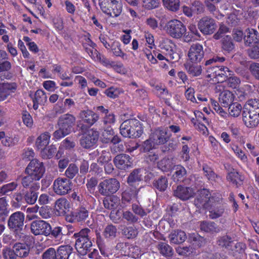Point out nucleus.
<instances>
[{"mask_svg": "<svg viewBox=\"0 0 259 259\" xmlns=\"http://www.w3.org/2000/svg\"><path fill=\"white\" fill-rule=\"evenodd\" d=\"M120 188L119 181L115 178L106 179L98 186L99 193L104 196H108L116 193Z\"/></svg>", "mask_w": 259, "mask_h": 259, "instance_id": "nucleus-6", "label": "nucleus"}, {"mask_svg": "<svg viewBox=\"0 0 259 259\" xmlns=\"http://www.w3.org/2000/svg\"><path fill=\"white\" fill-rule=\"evenodd\" d=\"M114 163L120 169H126L132 167L133 164L131 157L124 154L117 155L114 159Z\"/></svg>", "mask_w": 259, "mask_h": 259, "instance_id": "nucleus-17", "label": "nucleus"}, {"mask_svg": "<svg viewBox=\"0 0 259 259\" xmlns=\"http://www.w3.org/2000/svg\"><path fill=\"white\" fill-rule=\"evenodd\" d=\"M232 149L236 156L242 161L245 162L247 161V156L245 155L244 151L237 145H233L232 147Z\"/></svg>", "mask_w": 259, "mask_h": 259, "instance_id": "nucleus-55", "label": "nucleus"}, {"mask_svg": "<svg viewBox=\"0 0 259 259\" xmlns=\"http://www.w3.org/2000/svg\"><path fill=\"white\" fill-rule=\"evenodd\" d=\"M234 238L228 235H225L219 239L218 244L222 247L233 250L234 249L232 248V245L234 244Z\"/></svg>", "mask_w": 259, "mask_h": 259, "instance_id": "nucleus-35", "label": "nucleus"}, {"mask_svg": "<svg viewBox=\"0 0 259 259\" xmlns=\"http://www.w3.org/2000/svg\"><path fill=\"white\" fill-rule=\"evenodd\" d=\"M24 214L21 211H16L12 214L9 218L8 226L10 229L15 230H21L24 225Z\"/></svg>", "mask_w": 259, "mask_h": 259, "instance_id": "nucleus-16", "label": "nucleus"}, {"mask_svg": "<svg viewBox=\"0 0 259 259\" xmlns=\"http://www.w3.org/2000/svg\"><path fill=\"white\" fill-rule=\"evenodd\" d=\"M31 232L35 235H43L48 236L51 232V225L42 220L33 221L30 226Z\"/></svg>", "mask_w": 259, "mask_h": 259, "instance_id": "nucleus-10", "label": "nucleus"}, {"mask_svg": "<svg viewBox=\"0 0 259 259\" xmlns=\"http://www.w3.org/2000/svg\"><path fill=\"white\" fill-rule=\"evenodd\" d=\"M226 178L237 187L241 185L244 179V176L234 169L228 173Z\"/></svg>", "mask_w": 259, "mask_h": 259, "instance_id": "nucleus-25", "label": "nucleus"}, {"mask_svg": "<svg viewBox=\"0 0 259 259\" xmlns=\"http://www.w3.org/2000/svg\"><path fill=\"white\" fill-rule=\"evenodd\" d=\"M168 185L167 180L165 177H161L153 182L154 186L160 191H164Z\"/></svg>", "mask_w": 259, "mask_h": 259, "instance_id": "nucleus-49", "label": "nucleus"}, {"mask_svg": "<svg viewBox=\"0 0 259 259\" xmlns=\"http://www.w3.org/2000/svg\"><path fill=\"white\" fill-rule=\"evenodd\" d=\"M91 231L88 228L81 229L79 232L74 233L73 237L75 239V248L83 254L87 253L92 246L91 239Z\"/></svg>", "mask_w": 259, "mask_h": 259, "instance_id": "nucleus-1", "label": "nucleus"}, {"mask_svg": "<svg viewBox=\"0 0 259 259\" xmlns=\"http://www.w3.org/2000/svg\"><path fill=\"white\" fill-rule=\"evenodd\" d=\"M117 229L116 227L112 225H107L104 229L103 232L104 237L107 239H112L116 237Z\"/></svg>", "mask_w": 259, "mask_h": 259, "instance_id": "nucleus-43", "label": "nucleus"}, {"mask_svg": "<svg viewBox=\"0 0 259 259\" xmlns=\"http://www.w3.org/2000/svg\"><path fill=\"white\" fill-rule=\"evenodd\" d=\"M120 46L119 42L114 41L110 47L114 55L123 58L125 56V54L121 51Z\"/></svg>", "mask_w": 259, "mask_h": 259, "instance_id": "nucleus-57", "label": "nucleus"}, {"mask_svg": "<svg viewBox=\"0 0 259 259\" xmlns=\"http://www.w3.org/2000/svg\"><path fill=\"white\" fill-rule=\"evenodd\" d=\"M243 110L259 115V100H249L244 105Z\"/></svg>", "mask_w": 259, "mask_h": 259, "instance_id": "nucleus-33", "label": "nucleus"}, {"mask_svg": "<svg viewBox=\"0 0 259 259\" xmlns=\"http://www.w3.org/2000/svg\"><path fill=\"white\" fill-rule=\"evenodd\" d=\"M222 48L223 50L229 53L234 49V45L230 36L226 35L222 40Z\"/></svg>", "mask_w": 259, "mask_h": 259, "instance_id": "nucleus-45", "label": "nucleus"}, {"mask_svg": "<svg viewBox=\"0 0 259 259\" xmlns=\"http://www.w3.org/2000/svg\"><path fill=\"white\" fill-rule=\"evenodd\" d=\"M36 190L30 189L29 191L27 192L24 196L25 201L29 204H34L37 198V194L35 192Z\"/></svg>", "mask_w": 259, "mask_h": 259, "instance_id": "nucleus-50", "label": "nucleus"}, {"mask_svg": "<svg viewBox=\"0 0 259 259\" xmlns=\"http://www.w3.org/2000/svg\"><path fill=\"white\" fill-rule=\"evenodd\" d=\"M38 180H34L32 176L27 175L22 179V184L24 187H30V189L37 190L39 188V184L37 182Z\"/></svg>", "mask_w": 259, "mask_h": 259, "instance_id": "nucleus-29", "label": "nucleus"}, {"mask_svg": "<svg viewBox=\"0 0 259 259\" xmlns=\"http://www.w3.org/2000/svg\"><path fill=\"white\" fill-rule=\"evenodd\" d=\"M40 150H41L40 154L42 157L45 159L51 158L57 151L56 147L52 145L45 147Z\"/></svg>", "mask_w": 259, "mask_h": 259, "instance_id": "nucleus-44", "label": "nucleus"}, {"mask_svg": "<svg viewBox=\"0 0 259 259\" xmlns=\"http://www.w3.org/2000/svg\"><path fill=\"white\" fill-rule=\"evenodd\" d=\"M243 121L246 126L253 127L259 123V115L243 110Z\"/></svg>", "mask_w": 259, "mask_h": 259, "instance_id": "nucleus-18", "label": "nucleus"}, {"mask_svg": "<svg viewBox=\"0 0 259 259\" xmlns=\"http://www.w3.org/2000/svg\"><path fill=\"white\" fill-rule=\"evenodd\" d=\"M150 140L156 146L163 145L169 139L170 136L167 134L166 128L159 127L153 131L150 135Z\"/></svg>", "mask_w": 259, "mask_h": 259, "instance_id": "nucleus-13", "label": "nucleus"}, {"mask_svg": "<svg viewBox=\"0 0 259 259\" xmlns=\"http://www.w3.org/2000/svg\"><path fill=\"white\" fill-rule=\"evenodd\" d=\"M244 40L245 45L249 46L252 43L259 42V33L257 31L253 28H248L245 30Z\"/></svg>", "mask_w": 259, "mask_h": 259, "instance_id": "nucleus-21", "label": "nucleus"}, {"mask_svg": "<svg viewBox=\"0 0 259 259\" xmlns=\"http://www.w3.org/2000/svg\"><path fill=\"white\" fill-rule=\"evenodd\" d=\"M165 8L172 12H177L180 6V0H162Z\"/></svg>", "mask_w": 259, "mask_h": 259, "instance_id": "nucleus-38", "label": "nucleus"}, {"mask_svg": "<svg viewBox=\"0 0 259 259\" xmlns=\"http://www.w3.org/2000/svg\"><path fill=\"white\" fill-rule=\"evenodd\" d=\"M212 202L210 204V207L207 208L209 210V217L211 219H215L222 216L224 213L225 208L222 202L221 195L217 194V196Z\"/></svg>", "mask_w": 259, "mask_h": 259, "instance_id": "nucleus-11", "label": "nucleus"}, {"mask_svg": "<svg viewBox=\"0 0 259 259\" xmlns=\"http://www.w3.org/2000/svg\"><path fill=\"white\" fill-rule=\"evenodd\" d=\"M247 54L252 59H259V43L248 49Z\"/></svg>", "mask_w": 259, "mask_h": 259, "instance_id": "nucleus-60", "label": "nucleus"}, {"mask_svg": "<svg viewBox=\"0 0 259 259\" xmlns=\"http://www.w3.org/2000/svg\"><path fill=\"white\" fill-rule=\"evenodd\" d=\"M133 120H126L120 125V131L121 134L124 137L130 138V129L133 124Z\"/></svg>", "mask_w": 259, "mask_h": 259, "instance_id": "nucleus-47", "label": "nucleus"}, {"mask_svg": "<svg viewBox=\"0 0 259 259\" xmlns=\"http://www.w3.org/2000/svg\"><path fill=\"white\" fill-rule=\"evenodd\" d=\"M170 44H172V41L168 39H165L162 40L160 44L161 49L168 51V55L171 60L177 59L178 55L176 53H174L171 49Z\"/></svg>", "mask_w": 259, "mask_h": 259, "instance_id": "nucleus-39", "label": "nucleus"}, {"mask_svg": "<svg viewBox=\"0 0 259 259\" xmlns=\"http://www.w3.org/2000/svg\"><path fill=\"white\" fill-rule=\"evenodd\" d=\"M133 120V124L131 125L130 129V137L132 138H136L139 137L143 133V130L140 126L139 121L136 120Z\"/></svg>", "mask_w": 259, "mask_h": 259, "instance_id": "nucleus-37", "label": "nucleus"}, {"mask_svg": "<svg viewBox=\"0 0 259 259\" xmlns=\"http://www.w3.org/2000/svg\"><path fill=\"white\" fill-rule=\"evenodd\" d=\"M114 135V132L110 126L107 127L102 132V136L103 137V142L104 143H108L110 142V139Z\"/></svg>", "mask_w": 259, "mask_h": 259, "instance_id": "nucleus-62", "label": "nucleus"}, {"mask_svg": "<svg viewBox=\"0 0 259 259\" xmlns=\"http://www.w3.org/2000/svg\"><path fill=\"white\" fill-rule=\"evenodd\" d=\"M202 169L204 176L210 182H217V180L219 178V176L213 171L211 167L207 165H204Z\"/></svg>", "mask_w": 259, "mask_h": 259, "instance_id": "nucleus-41", "label": "nucleus"}, {"mask_svg": "<svg viewBox=\"0 0 259 259\" xmlns=\"http://www.w3.org/2000/svg\"><path fill=\"white\" fill-rule=\"evenodd\" d=\"M156 146L149 137V139L144 141L141 146V150L144 152H149L150 150L155 148Z\"/></svg>", "mask_w": 259, "mask_h": 259, "instance_id": "nucleus-59", "label": "nucleus"}, {"mask_svg": "<svg viewBox=\"0 0 259 259\" xmlns=\"http://www.w3.org/2000/svg\"><path fill=\"white\" fill-rule=\"evenodd\" d=\"M103 204L106 208L115 209L120 204V199L117 196L113 195L105 198L103 200Z\"/></svg>", "mask_w": 259, "mask_h": 259, "instance_id": "nucleus-30", "label": "nucleus"}, {"mask_svg": "<svg viewBox=\"0 0 259 259\" xmlns=\"http://www.w3.org/2000/svg\"><path fill=\"white\" fill-rule=\"evenodd\" d=\"M198 27L203 34L210 35L214 32L217 26L214 19L204 17L199 20Z\"/></svg>", "mask_w": 259, "mask_h": 259, "instance_id": "nucleus-12", "label": "nucleus"}, {"mask_svg": "<svg viewBox=\"0 0 259 259\" xmlns=\"http://www.w3.org/2000/svg\"><path fill=\"white\" fill-rule=\"evenodd\" d=\"M78 172V167L73 163L70 164L65 172V176L69 179H73Z\"/></svg>", "mask_w": 259, "mask_h": 259, "instance_id": "nucleus-53", "label": "nucleus"}, {"mask_svg": "<svg viewBox=\"0 0 259 259\" xmlns=\"http://www.w3.org/2000/svg\"><path fill=\"white\" fill-rule=\"evenodd\" d=\"M75 121L76 118L73 115L65 114L59 118L58 125L69 134L73 131Z\"/></svg>", "mask_w": 259, "mask_h": 259, "instance_id": "nucleus-15", "label": "nucleus"}, {"mask_svg": "<svg viewBox=\"0 0 259 259\" xmlns=\"http://www.w3.org/2000/svg\"><path fill=\"white\" fill-rule=\"evenodd\" d=\"M184 66L188 73L193 76H197L201 74L202 68L200 65L187 62Z\"/></svg>", "mask_w": 259, "mask_h": 259, "instance_id": "nucleus-34", "label": "nucleus"}, {"mask_svg": "<svg viewBox=\"0 0 259 259\" xmlns=\"http://www.w3.org/2000/svg\"><path fill=\"white\" fill-rule=\"evenodd\" d=\"M17 89L15 83H0V101L6 99Z\"/></svg>", "mask_w": 259, "mask_h": 259, "instance_id": "nucleus-19", "label": "nucleus"}, {"mask_svg": "<svg viewBox=\"0 0 259 259\" xmlns=\"http://www.w3.org/2000/svg\"><path fill=\"white\" fill-rule=\"evenodd\" d=\"M242 109V107L240 104L238 103H233L229 105V113L231 116L238 117L240 115Z\"/></svg>", "mask_w": 259, "mask_h": 259, "instance_id": "nucleus-48", "label": "nucleus"}, {"mask_svg": "<svg viewBox=\"0 0 259 259\" xmlns=\"http://www.w3.org/2000/svg\"><path fill=\"white\" fill-rule=\"evenodd\" d=\"M42 259H57V252L54 248L50 247L42 255Z\"/></svg>", "mask_w": 259, "mask_h": 259, "instance_id": "nucleus-63", "label": "nucleus"}, {"mask_svg": "<svg viewBox=\"0 0 259 259\" xmlns=\"http://www.w3.org/2000/svg\"><path fill=\"white\" fill-rule=\"evenodd\" d=\"M166 33L175 38H180L186 32V28L180 20L172 19L167 22L165 26Z\"/></svg>", "mask_w": 259, "mask_h": 259, "instance_id": "nucleus-4", "label": "nucleus"}, {"mask_svg": "<svg viewBox=\"0 0 259 259\" xmlns=\"http://www.w3.org/2000/svg\"><path fill=\"white\" fill-rule=\"evenodd\" d=\"M34 109L36 110L38 108V105H44L47 101V96L45 92L41 90H37L32 97Z\"/></svg>", "mask_w": 259, "mask_h": 259, "instance_id": "nucleus-26", "label": "nucleus"}, {"mask_svg": "<svg viewBox=\"0 0 259 259\" xmlns=\"http://www.w3.org/2000/svg\"><path fill=\"white\" fill-rule=\"evenodd\" d=\"M227 79L228 86L233 89L237 88L240 83V79L236 76H233L232 73L231 75H229Z\"/></svg>", "mask_w": 259, "mask_h": 259, "instance_id": "nucleus-61", "label": "nucleus"}, {"mask_svg": "<svg viewBox=\"0 0 259 259\" xmlns=\"http://www.w3.org/2000/svg\"><path fill=\"white\" fill-rule=\"evenodd\" d=\"M158 248L160 252L165 256L171 257L173 254L172 248L165 243H160L158 244Z\"/></svg>", "mask_w": 259, "mask_h": 259, "instance_id": "nucleus-46", "label": "nucleus"}, {"mask_svg": "<svg viewBox=\"0 0 259 259\" xmlns=\"http://www.w3.org/2000/svg\"><path fill=\"white\" fill-rule=\"evenodd\" d=\"M170 242L172 244H180L184 242L187 236L185 232L180 230L172 231L168 236Z\"/></svg>", "mask_w": 259, "mask_h": 259, "instance_id": "nucleus-24", "label": "nucleus"}, {"mask_svg": "<svg viewBox=\"0 0 259 259\" xmlns=\"http://www.w3.org/2000/svg\"><path fill=\"white\" fill-rule=\"evenodd\" d=\"M2 255L3 259H17L14 249L5 247L3 249Z\"/></svg>", "mask_w": 259, "mask_h": 259, "instance_id": "nucleus-56", "label": "nucleus"}, {"mask_svg": "<svg viewBox=\"0 0 259 259\" xmlns=\"http://www.w3.org/2000/svg\"><path fill=\"white\" fill-rule=\"evenodd\" d=\"M57 252V259H68L71 253V248L70 246H60Z\"/></svg>", "mask_w": 259, "mask_h": 259, "instance_id": "nucleus-40", "label": "nucleus"}, {"mask_svg": "<svg viewBox=\"0 0 259 259\" xmlns=\"http://www.w3.org/2000/svg\"><path fill=\"white\" fill-rule=\"evenodd\" d=\"M123 212V211L121 209H113L110 214V218L113 222L118 223L122 217Z\"/></svg>", "mask_w": 259, "mask_h": 259, "instance_id": "nucleus-64", "label": "nucleus"}, {"mask_svg": "<svg viewBox=\"0 0 259 259\" xmlns=\"http://www.w3.org/2000/svg\"><path fill=\"white\" fill-rule=\"evenodd\" d=\"M217 196V194H214L211 197L207 189H202L198 191V195L194 200V204L198 208L207 209L210 207L211 203Z\"/></svg>", "mask_w": 259, "mask_h": 259, "instance_id": "nucleus-7", "label": "nucleus"}, {"mask_svg": "<svg viewBox=\"0 0 259 259\" xmlns=\"http://www.w3.org/2000/svg\"><path fill=\"white\" fill-rule=\"evenodd\" d=\"M79 117L90 125H93L99 119L98 114L90 110L81 111L79 113Z\"/></svg>", "mask_w": 259, "mask_h": 259, "instance_id": "nucleus-22", "label": "nucleus"}, {"mask_svg": "<svg viewBox=\"0 0 259 259\" xmlns=\"http://www.w3.org/2000/svg\"><path fill=\"white\" fill-rule=\"evenodd\" d=\"M206 76L214 82H223L231 75L228 68L224 66H213L207 69Z\"/></svg>", "mask_w": 259, "mask_h": 259, "instance_id": "nucleus-3", "label": "nucleus"}, {"mask_svg": "<svg viewBox=\"0 0 259 259\" xmlns=\"http://www.w3.org/2000/svg\"><path fill=\"white\" fill-rule=\"evenodd\" d=\"M194 194L192 188L184 187L181 186H178L174 191V195L183 200H186L193 197Z\"/></svg>", "mask_w": 259, "mask_h": 259, "instance_id": "nucleus-20", "label": "nucleus"}, {"mask_svg": "<svg viewBox=\"0 0 259 259\" xmlns=\"http://www.w3.org/2000/svg\"><path fill=\"white\" fill-rule=\"evenodd\" d=\"M122 234L128 239L135 238L138 232L137 229L134 226L124 227L122 229Z\"/></svg>", "mask_w": 259, "mask_h": 259, "instance_id": "nucleus-51", "label": "nucleus"}, {"mask_svg": "<svg viewBox=\"0 0 259 259\" xmlns=\"http://www.w3.org/2000/svg\"><path fill=\"white\" fill-rule=\"evenodd\" d=\"M74 217L77 221H83L89 217V211L84 207H80L75 212Z\"/></svg>", "mask_w": 259, "mask_h": 259, "instance_id": "nucleus-52", "label": "nucleus"}, {"mask_svg": "<svg viewBox=\"0 0 259 259\" xmlns=\"http://www.w3.org/2000/svg\"><path fill=\"white\" fill-rule=\"evenodd\" d=\"M69 202L64 198H60L55 202V209L58 215H64L69 211Z\"/></svg>", "mask_w": 259, "mask_h": 259, "instance_id": "nucleus-23", "label": "nucleus"}, {"mask_svg": "<svg viewBox=\"0 0 259 259\" xmlns=\"http://www.w3.org/2000/svg\"><path fill=\"white\" fill-rule=\"evenodd\" d=\"M99 137V133L97 130L88 129L82 134L79 140L80 145L84 149H91L97 143Z\"/></svg>", "mask_w": 259, "mask_h": 259, "instance_id": "nucleus-5", "label": "nucleus"}, {"mask_svg": "<svg viewBox=\"0 0 259 259\" xmlns=\"http://www.w3.org/2000/svg\"><path fill=\"white\" fill-rule=\"evenodd\" d=\"M142 180V175L140 169H134L129 175L127 182L130 185L134 183L141 181Z\"/></svg>", "mask_w": 259, "mask_h": 259, "instance_id": "nucleus-42", "label": "nucleus"}, {"mask_svg": "<svg viewBox=\"0 0 259 259\" xmlns=\"http://www.w3.org/2000/svg\"><path fill=\"white\" fill-rule=\"evenodd\" d=\"M2 142L3 145L7 147H11L15 145L19 142V138L17 136L9 137L5 136Z\"/></svg>", "mask_w": 259, "mask_h": 259, "instance_id": "nucleus-54", "label": "nucleus"}, {"mask_svg": "<svg viewBox=\"0 0 259 259\" xmlns=\"http://www.w3.org/2000/svg\"><path fill=\"white\" fill-rule=\"evenodd\" d=\"M234 98V96L230 91L228 90L223 91L220 94L219 101L223 106L227 107L232 104Z\"/></svg>", "mask_w": 259, "mask_h": 259, "instance_id": "nucleus-28", "label": "nucleus"}, {"mask_svg": "<svg viewBox=\"0 0 259 259\" xmlns=\"http://www.w3.org/2000/svg\"><path fill=\"white\" fill-rule=\"evenodd\" d=\"M72 182L66 178H58L53 183V189L58 195H64L71 190Z\"/></svg>", "mask_w": 259, "mask_h": 259, "instance_id": "nucleus-9", "label": "nucleus"}, {"mask_svg": "<svg viewBox=\"0 0 259 259\" xmlns=\"http://www.w3.org/2000/svg\"><path fill=\"white\" fill-rule=\"evenodd\" d=\"M50 138V134L48 132H45L40 135L36 139L35 142L36 148L40 150L46 147L49 144Z\"/></svg>", "mask_w": 259, "mask_h": 259, "instance_id": "nucleus-31", "label": "nucleus"}, {"mask_svg": "<svg viewBox=\"0 0 259 259\" xmlns=\"http://www.w3.org/2000/svg\"><path fill=\"white\" fill-rule=\"evenodd\" d=\"M99 5L103 13L111 17H117L122 12L121 0H98Z\"/></svg>", "mask_w": 259, "mask_h": 259, "instance_id": "nucleus-2", "label": "nucleus"}, {"mask_svg": "<svg viewBox=\"0 0 259 259\" xmlns=\"http://www.w3.org/2000/svg\"><path fill=\"white\" fill-rule=\"evenodd\" d=\"M16 257H25L28 256L30 251L29 247L25 243H17L13 246Z\"/></svg>", "mask_w": 259, "mask_h": 259, "instance_id": "nucleus-27", "label": "nucleus"}, {"mask_svg": "<svg viewBox=\"0 0 259 259\" xmlns=\"http://www.w3.org/2000/svg\"><path fill=\"white\" fill-rule=\"evenodd\" d=\"M45 168L42 162L37 159H32L25 169V173L38 181L42 177Z\"/></svg>", "mask_w": 259, "mask_h": 259, "instance_id": "nucleus-8", "label": "nucleus"}, {"mask_svg": "<svg viewBox=\"0 0 259 259\" xmlns=\"http://www.w3.org/2000/svg\"><path fill=\"white\" fill-rule=\"evenodd\" d=\"M204 52L202 45L196 43L190 47L188 53L189 59L192 63H197L204 57Z\"/></svg>", "mask_w": 259, "mask_h": 259, "instance_id": "nucleus-14", "label": "nucleus"}, {"mask_svg": "<svg viewBox=\"0 0 259 259\" xmlns=\"http://www.w3.org/2000/svg\"><path fill=\"white\" fill-rule=\"evenodd\" d=\"M200 228L202 231L208 233H217L220 231L217 225L213 222H201Z\"/></svg>", "mask_w": 259, "mask_h": 259, "instance_id": "nucleus-32", "label": "nucleus"}, {"mask_svg": "<svg viewBox=\"0 0 259 259\" xmlns=\"http://www.w3.org/2000/svg\"><path fill=\"white\" fill-rule=\"evenodd\" d=\"M229 31V28L223 23L220 24L218 31L213 35L214 39L218 40L220 39L224 34Z\"/></svg>", "mask_w": 259, "mask_h": 259, "instance_id": "nucleus-58", "label": "nucleus"}, {"mask_svg": "<svg viewBox=\"0 0 259 259\" xmlns=\"http://www.w3.org/2000/svg\"><path fill=\"white\" fill-rule=\"evenodd\" d=\"M173 160L169 158H164L158 163V167L163 171H168L174 166Z\"/></svg>", "mask_w": 259, "mask_h": 259, "instance_id": "nucleus-36", "label": "nucleus"}]
</instances>
